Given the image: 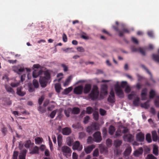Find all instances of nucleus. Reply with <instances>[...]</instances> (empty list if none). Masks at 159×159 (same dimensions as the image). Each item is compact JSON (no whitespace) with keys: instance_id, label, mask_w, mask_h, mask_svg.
<instances>
[{"instance_id":"nucleus-1","label":"nucleus","mask_w":159,"mask_h":159,"mask_svg":"<svg viewBox=\"0 0 159 159\" xmlns=\"http://www.w3.org/2000/svg\"><path fill=\"white\" fill-rule=\"evenodd\" d=\"M44 74L45 76L40 77L39 79L40 84L43 88H44L47 86L48 81L51 78L50 74L48 71H44Z\"/></svg>"},{"instance_id":"nucleus-2","label":"nucleus","mask_w":159,"mask_h":159,"mask_svg":"<svg viewBox=\"0 0 159 159\" xmlns=\"http://www.w3.org/2000/svg\"><path fill=\"white\" fill-rule=\"evenodd\" d=\"M99 93L98 86L97 85H94L90 93L89 94V97L92 100L94 101L98 98Z\"/></svg>"},{"instance_id":"nucleus-3","label":"nucleus","mask_w":159,"mask_h":159,"mask_svg":"<svg viewBox=\"0 0 159 159\" xmlns=\"http://www.w3.org/2000/svg\"><path fill=\"white\" fill-rule=\"evenodd\" d=\"M61 150L63 155L66 158H68L71 156L72 151L69 147L66 146H63L61 148Z\"/></svg>"},{"instance_id":"nucleus-4","label":"nucleus","mask_w":159,"mask_h":159,"mask_svg":"<svg viewBox=\"0 0 159 159\" xmlns=\"http://www.w3.org/2000/svg\"><path fill=\"white\" fill-rule=\"evenodd\" d=\"M99 129V126L95 123L92 124L90 126L88 127L87 128L86 131L90 134H92L94 131L98 130Z\"/></svg>"},{"instance_id":"nucleus-5","label":"nucleus","mask_w":159,"mask_h":159,"mask_svg":"<svg viewBox=\"0 0 159 159\" xmlns=\"http://www.w3.org/2000/svg\"><path fill=\"white\" fill-rule=\"evenodd\" d=\"M115 90L116 95L119 98H123L124 97V93L118 84L115 86Z\"/></svg>"},{"instance_id":"nucleus-6","label":"nucleus","mask_w":159,"mask_h":159,"mask_svg":"<svg viewBox=\"0 0 159 159\" xmlns=\"http://www.w3.org/2000/svg\"><path fill=\"white\" fill-rule=\"evenodd\" d=\"M94 141L97 143H99L102 140L101 133L99 131L95 132L93 135Z\"/></svg>"},{"instance_id":"nucleus-7","label":"nucleus","mask_w":159,"mask_h":159,"mask_svg":"<svg viewBox=\"0 0 159 159\" xmlns=\"http://www.w3.org/2000/svg\"><path fill=\"white\" fill-rule=\"evenodd\" d=\"M83 148V146L81 144L79 141H75L73 144L72 149L74 150H77L78 151H81Z\"/></svg>"},{"instance_id":"nucleus-8","label":"nucleus","mask_w":159,"mask_h":159,"mask_svg":"<svg viewBox=\"0 0 159 159\" xmlns=\"http://www.w3.org/2000/svg\"><path fill=\"white\" fill-rule=\"evenodd\" d=\"M107 100L109 102L111 103H113L115 102V94L112 90L110 91Z\"/></svg>"},{"instance_id":"nucleus-9","label":"nucleus","mask_w":159,"mask_h":159,"mask_svg":"<svg viewBox=\"0 0 159 159\" xmlns=\"http://www.w3.org/2000/svg\"><path fill=\"white\" fill-rule=\"evenodd\" d=\"M83 87L82 85H80L75 87L74 89V93L77 95L81 94L83 92Z\"/></svg>"},{"instance_id":"nucleus-10","label":"nucleus","mask_w":159,"mask_h":159,"mask_svg":"<svg viewBox=\"0 0 159 159\" xmlns=\"http://www.w3.org/2000/svg\"><path fill=\"white\" fill-rule=\"evenodd\" d=\"M92 89V85L90 84H85L83 88V91L84 94H87L89 93Z\"/></svg>"},{"instance_id":"nucleus-11","label":"nucleus","mask_w":159,"mask_h":159,"mask_svg":"<svg viewBox=\"0 0 159 159\" xmlns=\"http://www.w3.org/2000/svg\"><path fill=\"white\" fill-rule=\"evenodd\" d=\"M123 138L125 141L128 142H131L134 139L133 136L130 134L124 135L123 136Z\"/></svg>"},{"instance_id":"nucleus-12","label":"nucleus","mask_w":159,"mask_h":159,"mask_svg":"<svg viewBox=\"0 0 159 159\" xmlns=\"http://www.w3.org/2000/svg\"><path fill=\"white\" fill-rule=\"evenodd\" d=\"M101 93L106 95L107 94V86L106 84H103L101 85Z\"/></svg>"},{"instance_id":"nucleus-13","label":"nucleus","mask_w":159,"mask_h":159,"mask_svg":"<svg viewBox=\"0 0 159 159\" xmlns=\"http://www.w3.org/2000/svg\"><path fill=\"white\" fill-rule=\"evenodd\" d=\"M137 140L139 142H143L144 139V134L140 132L138 133L136 136Z\"/></svg>"},{"instance_id":"nucleus-14","label":"nucleus","mask_w":159,"mask_h":159,"mask_svg":"<svg viewBox=\"0 0 159 159\" xmlns=\"http://www.w3.org/2000/svg\"><path fill=\"white\" fill-rule=\"evenodd\" d=\"M71 132V129L70 128L66 127L62 129V133L64 135H69Z\"/></svg>"},{"instance_id":"nucleus-15","label":"nucleus","mask_w":159,"mask_h":159,"mask_svg":"<svg viewBox=\"0 0 159 159\" xmlns=\"http://www.w3.org/2000/svg\"><path fill=\"white\" fill-rule=\"evenodd\" d=\"M27 151L26 149L22 150L19 156V159H25Z\"/></svg>"},{"instance_id":"nucleus-16","label":"nucleus","mask_w":159,"mask_h":159,"mask_svg":"<svg viewBox=\"0 0 159 159\" xmlns=\"http://www.w3.org/2000/svg\"><path fill=\"white\" fill-rule=\"evenodd\" d=\"M95 148V145H91L87 147L84 148V151L87 154L90 153L92 150Z\"/></svg>"},{"instance_id":"nucleus-17","label":"nucleus","mask_w":159,"mask_h":159,"mask_svg":"<svg viewBox=\"0 0 159 159\" xmlns=\"http://www.w3.org/2000/svg\"><path fill=\"white\" fill-rule=\"evenodd\" d=\"M22 88L21 87H20L17 88L16 93L18 95L22 97L25 95L26 93L24 91H21Z\"/></svg>"},{"instance_id":"nucleus-18","label":"nucleus","mask_w":159,"mask_h":159,"mask_svg":"<svg viewBox=\"0 0 159 159\" xmlns=\"http://www.w3.org/2000/svg\"><path fill=\"white\" fill-rule=\"evenodd\" d=\"M131 151V148L130 146L128 147L124 152V155L125 156H129L130 154Z\"/></svg>"},{"instance_id":"nucleus-19","label":"nucleus","mask_w":159,"mask_h":159,"mask_svg":"<svg viewBox=\"0 0 159 159\" xmlns=\"http://www.w3.org/2000/svg\"><path fill=\"white\" fill-rule=\"evenodd\" d=\"M72 76L71 75L69 76L65 80V82L64 83L63 86L64 87H66L68 86L71 80H72Z\"/></svg>"},{"instance_id":"nucleus-20","label":"nucleus","mask_w":159,"mask_h":159,"mask_svg":"<svg viewBox=\"0 0 159 159\" xmlns=\"http://www.w3.org/2000/svg\"><path fill=\"white\" fill-rule=\"evenodd\" d=\"M141 67H142V68L143 69H144L146 71V72L149 74L150 75V77H151V80L153 82H155V80L153 79L152 78V74L149 71V70L147 69V67H146V66L143 65H141Z\"/></svg>"},{"instance_id":"nucleus-21","label":"nucleus","mask_w":159,"mask_h":159,"mask_svg":"<svg viewBox=\"0 0 159 159\" xmlns=\"http://www.w3.org/2000/svg\"><path fill=\"white\" fill-rule=\"evenodd\" d=\"M112 27L114 30L118 33L120 37H122L123 36V32L119 30L118 26H115L114 25H113Z\"/></svg>"},{"instance_id":"nucleus-22","label":"nucleus","mask_w":159,"mask_h":159,"mask_svg":"<svg viewBox=\"0 0 159 159\" xmlns=\"http://www.w3.org/2000/svg\"><path fill=\"white\" fill-rule=\"evenodd\" d=\"M115 130V127L113 126L112 125L110 126L109 128V133L111 135H112L114 134Z\"/></svg>"},{"instance_id":"nucleus-23","label":"nucleus","mask_w":159,"mask_h":159,"mask_svg":"<svg viewBox=\"0 0 159 159\" xmlns=\"http://www.w3.org/2000/svg\"><path fill=\"white\" fill-rule=\"evenodd\" d=\"M67 144L68 145L71 146L74 144V140L73 139L70 138H68L66 139Z\"/></svg>"},{"instance_id":"nucleus-24","label":"nucleus","mask_w":159,"mask_h":159,"mask_svg":"<svg viewBox=\"0 0 159 159\" xmlns=\"http://www.w3.org/2000/svg\"><path fill=\"white\" fill-rule=\"evenodd\" d=\"M73 88L72 87H69L64 89L62 92V94L64 95H67L70 93L72 90Z\"/></svg>"},{"instance_id":"nucleus-25","label":"nucleus","mask_w":159,"mask_h":159,"mask_svg":"<svg viewBox=\"0 0 159 159\" xmlns=\"http://www.w3.org/2000/svg\"><path fill=\"white\" fill-rule=\"evenodd\" d=\"M143 152V149L141 147L139 148V150H136L134 152V155L135 156H138L142 153Z\"/></svg>"},{"instance_id":"nucleus-26","label":"nucleus","mask_w":159,"mask_h":159,"mask_svg":"<svg viewBox=\"0 0 159 159\" xmlns=\"http://www.w3.org/2000/svg\"><path fill=\"white\" fill-rule=\"evenodd\" d=\"M80 112V109L78 107H75L72 109L71 113L73 114H78Z\"/></svg>"},{"instance_id":"nucleus-27","label":"nucleus","mask_w":159,"mask_h":159,"mask_svg":"<svg viewBox=\"0 0 159 159\" xmlns=\"http://www.w3.org/2000/svg\"><path fill=\"white\" fill-rule=\"evenodd\" d=\"M153 140L154 141H157L158 139V136L156 131H153L152 132Z\"/></svg>"},{"instance_id":"nucleus-28","label":"nucleus","mask_w":159,"mask_h":159,"mask_svg":"<svg viewBox=\"0 0 159 159\" xmlns=\"http://www.w3.org/2000/svg\"><path fill=\"white\" fill-rule=\"evenodd\" d=\"M39 148L37 146H35L30 153L31 154H35L39 153Z\"/></svg>"},{"instance_id":"nucleus-29","label":"nucleus","mask_w":159,"mask_h":159,"mask_svg":"<svg viewBox=\"0 0 159 159\" xmlns=\"http://www.w3.org/2000/svg\"><path fill=\"white\" fill-rule=\"evenodd\" d=\"M152 58L155 61L159 63V54H153Z\"/></svg>"},{"instance_id":"nucleus-30","label":"nucleus","mask_w":159,"mask_h":159,"mask_svg":"<svg viewBox=\"0 0 159 159\" xmlns=\"http://www.w3.org/2000/svg\"><path fill=\"white\" fill-rule=\"evenodd\" d=\"M139 98L138 97H137L133 101V104L134 106H138L139 104Z\"/></svg>"},{"instance_id":"nucleus-31","label":"nucleus","mask_w":159,"mask_h":159,"mask_svg":"<svg viewBox=\"0 0 159 159\" xmlns=\"http://www.w3.org/2000/svg\"><path fill=\"white\" fill-rule=\"evenodd\" d=\"M55 87L56 92L58 93L60 92V90L61 89V85L58 84H56L55 85Z\"/></svg>"},{"instance_id":"nucleus-32","label":"nucleus","mask_w":159,"mask_h":159,"mask_svg":"<svg viewBox=\"0 0 159 159\" xmlns=\"http://www.w3.org/2000/svg\"><path fill=\"white\" fill-rule=\"evenodd\" d=\"M122 143V141L120 140L117 139L114 142V144L116 148L119 147Z\"/></svg>"},{"instance_id":"nucleus-33","label":"nucleus","mask_w":159,"mask_h":159,"mask_svg":"<svg viewBox=\"0 0 159 159\" xmlns=\"http://www.w3.org/2000/svg\"><path fill=\"white\" fill-rule=\"evenodd\" d=\"M72 109L71 108H69L66 110H65L64 112L65 115L67 117L70 116V112H71Z\"/></svg>"},{"instance_id":"nucleus-34","label":"nucleus","mask_w":159,"mask_h":159,"mask_svg":"<svg viewBox=\"0 0 159 159\" xmlns=\"http://www.w3.org/2000/svg\"><path fill=\"white\" fill-rule=\"evenodd\" d=\"M5 87V89L7 92L12 94H13L14 93V91L13 89L11 87L7 86H6Z\"/></svg>"},{"instance_id":"nucleus-35","label":"nucleus","mask_w":159,"mask_h":159,"mask_svg":"<svg viewBox=\"0 0 159 159\" xmlns=\"http://www.w3.org/2000/svg\"><path fill=\"white\" fill-rule=\"evenodd\" d=\"M146 139L148 143H150L152 142L151 136L150 134L148 133L146 134Z\"/></svg>"},{"instance_id":"nucleus-36","label":"nucleus","mask_w":159,"mask_h":159,"mask_svg":"<svg viewBox=\"0 0 159 159\" xmlns=\"http://www.w3.org/2000/svg\"><path fill=\"white\" fill-rule=\"evenodd\" d=\"M93 116L94 119L96 120H97L99 118L98 112L97 111H94L93 113Z\"/></svg>"},{"instance_id":"nucleus-37","label":"nucleus","mask_w":159,"mask_h":159,"mask_svg":"<svg viewBox=\"0 0 159 159\" xmlns=\"http://www.w3.org/2000/svg\"><path fill=\"white\" fill-rule=\"evenodd\" d=\"M31 142L30 140H27L25 141V144H24L25 147L27 148H29L31 145Z\"/></svg>"},{"instance_id":"nucleus-38","label":"nucleus","mask_w":159,"mask_h":159,"mask_svg":"<svg viewBox=\"0 0 159 159\" xmlns=\"http://www.w3.org/2000/svg\"><path fill=\"white\" fill-rule=\"evenodd\" d=\"M35 140L36 144H39L42 142L43 139L42 138L37 137L35 138Z\"/></svg>"},{"instance_id":"nucleus-39","label":"nucleus","mask_w":159,"mask_h":159,"mask_svg":"<svg viewBox=\"0 0 159 159\" xmlns=\"http://www.w3.org/2000/svg\"><path fill=\"white\" fill-rule=\"evenodd\" d=\"M138 52H139L143 56H145L146 54L145 50L141 47L138 48Z\"/></svg>"},{"instance_id":"nucleus-40","label":"nucleus","mask_w":159,"mask_h":159,"mask_svg":"<svg viewBox=\"0 0 159 159\" xmlns=\"http://www.w3.org/2000/svg\"><path fill=\"white\" fill-rule=\"evenodd\" d=\"M19 152L17 151H14L12 157V159H17Z\"/></svg>"},{"instance_id":"nucleus-41","label":"nucleus","mask_w":159,"mask_h":159,"mask_svg":"<svg viewBox=\"0 0 159 159\" xmlns=\"http://www.w3.org/2000/svg\"><path fill=\"white\" fill-rule=\"evenodd\" d=\"M158 148L156 146H154L153 148V153L156 156H157L158 154Z\"/></svg>"},{"instance_id":"nucleus-42","label":"nucleus","mask_w":159,"mask_h":159,"mask_svg":"<svg viewBox=\"0 0 159 159\" xmlns=\"http://www.w3.org/2000/svg\"><path fill=\"white\" fill-rule=\"evenodd\" d=\"M155 95V91L153 90H151L149 93V98H154Z\"/></svg>"},{"instance_id":"nucleus-43","label":"nucleus","mask_w":159,"mask_h":159,"mask_svg":"<svg viewBox=\"0 0 159 159\" xmlns=\"http://www.w3.org/2000/svg\"><path fill=\"white\" fill-rule=\"evenodd\" d=\"M99 154V150L98 148L96 149L93 152V155L94 157H97Z\"/></svg>"},{"instance_id":"nucleus-44","label":"nucleus","mask_w":159,"mask_h":159,"mask_svg":"<svg viewBox=\"0 0 159 159\" xmlns=\"http://www.w3.org/2000/svg\"><path fill=\"white\" fill-rule=\"evenodd\" d=\"M38 110L41 113H43L46 112V108L40 106L38 107Z\"/></svg>"},{"instance_id":"nucleus-45","label":"nucleus","mask_w":159,"mask_h":159,"mask_svg":"<svg viewBox=\"0 0 159 159\" xmlns=\"http://www.w3.org/2000/svg\"><path fill=\"white\" fill-rule=\"evenodd\" d=\"M33 84L36 88H37L39 87V84L38 81L36 79H34L33 80Z\"/></svg>"},{"instance_id":"nucleus-46","label":"nucleus","mask_w":159,"mask_h":159,"mask_svg":"<svg viewBox=\"0 0 159 159\" xmlns=\"http://www.w3.org/2000/svg\"><path fill=\"white\" fill-rule=\"evenodd\" d=\"M57 110L56 109L52 111L50 115V117L52 119L55 116L57 111Z\"/></svg>"},{"instance_id":"nucleus-47","label":"nucleus","mask_w":159,"mask_h":159,"mask_svg":"<svg viewBox=\"0 0 159 159\" xmlns=\"http://www.w3.org/2000/svg\"><path fill=\"white\" fill-rule=\"evenodd\" d=\"M93 111V109L91 107H88L86 108V113L88 114H91Z\"/></svg>"},{"instance_id":"nucleus-48","label":"nucleus","mask_w":159,"mask_h":159,"mask_svg":"<svg viewBox=\"0 0 159 159\" xmlns=\"http://www.w3.org/2000/svg\"><path fill=\"white\" fill-rule=\"evenodd\" d=\"M34 78H36L39 76L38 70H34L32 74Z\"/></svg>"},{"instance_id":"nucleus-49","label":"nucleus","mask_w":159,"mask_h":159,"mask_svg":"<svg viewBox=\"0 0 159 159\" xmlns=\"http://www.w3.org/2000/svg\"><path fill=\"white\" fill-rule=\"evenodd\" d=\"M154 103L155 106L157 107H159V96H157L156 97Z\"/></svg>"},{"instance_id":"nucleus-50","label":"nucleus","mask_w":159,"mask_h":159,"mask_svg":"<svg viewBox=\"0 0 159 159\" xmlns=\"http://www.w3.org/2000/svg\"><path fill=\"white\" fill-rule=\"evenodd\" d=\"M20 84V82H12L11 83V85L12 87H16L19 86Z\"/></svg>"},{"instance_id":"nucleus-51","label":"nucleus","mask_w":159,"mask_h":159,"mask_svg":"<svg viewBox=\"0 0 159 159\" xmlns=\"http://www.w3.org/2000/svg\"><path fill=\"white\" fill-rule=\"evenodd\" d=\"M61 66L63 67V70L64 72H67L68 70V67L67 66H66L64 64H61Z\"/></svg>"},{"instance_id":"nucleus-52","label":"nucleus","mask_w":159,"mask_h":159,"mask_svg":"<svg viewBox=\"0 0 159 159\" xmlns=\"http://www.w3.org/2000/svg\"><path fill=\"white\" fill-rule=\"evenodd\" d=\"M86 136V134L84 132H80L79 133V138L80 139H82L85 137Z\"/></svg>"},{"instance_id":"nucleus-53","label":"nucleus","mask_w":159,"mask_h":159,"mask_svg":"<svg viewBox=\"0 0 159 159\" xmlns=\"http://www.w3.org/2000/svg\"><path fill=\"white\" fill-rule=\"evenodd\" d=\"M146 159H157V158L153 155L151 154L148 155Z\"/></svg>"},{"instance_id":"nucleus-54","label":"nucleus","mask_w":159,"mask_h":159,"mask_svg":"<svg viewBox=\"0 0 159 159\" xmlns=\"http://www.w3.org/2000/svg\"><path fill=\"white\" fill-rule=\"evenodd\" d=\"M106 143L107 146H110L112 144V141L111 139H107L106 140Z\"/></svg>"},{"instance_id":"nucleus-55","label":"nucleus","mask_w":159,"mask_h":159,"mask_svg":"<svg viewBox=\"0 0 159 159\" xmlns=\"http://www.w3.org/2000/svg\"><path fill=\"white\" fill-rule=\"evenodd\" d=\"M102 134L103 137L106 136L107 134V129L106 128H103L102 130Z\"/></svg>"},{"instance_id":"nucleus-56","label":"nucleus","mask_w":159,"mask_h":159,"mask_svg":"<svg viewBox=\"0 0 159 159\" xmlns=\"http://www.w3.org/2000/svg\"><path fill=\"white\" fill-rule=\"evenodd\" d=\"M90 119V117L88 116H86V117H85L84 118V124H86L87 123L89 120Z\"/></svg>"},{"instance_id":"nucleus-57","label":"nucleus","mask_w":159,"mask_h":159,"mask_svg":"<svg viewBox=\"0 0 159 159\" xmlns=\"http://www.w3.org/2000/svg\"><path fill=\"white\" fill-rule=\"evenodd\" d=\"M93 139L91 136H89L87 139V142L88 143H91L93 142Z\"/></svg>"},{"instance_id":"nucleus-58","label":"nucleus","mask_w":159,"mask_h":159,"mask_svg":"<svg viewBox=\"0 0 159 159\" xmlns=\"http://www.w3.org/2000/svg\"><path fill=\"white\" fill-rule=\"evenodd\" d=\"M122 32H123V34L124 33H130V30L127 28H123Z\"/></svg>"},{"instance_id":"nucleus-59","label":"nucleus","mask_w":159,"mask_h":159,"mask_svg":"<svg viewBox=\"0 0 159 159\" xmlns=\"http://www.w3.org/2000/svg\"><path fill=\"white\" fill-rule=\"evenodd\" d=\"M99 111L101 115L104 116L106 115V111L105 110L102 109H100Z\"/></svg>"},{"instance_id":"nucleus-60","label":"nucleus","mask_w":159,"mask_h":159,"mask_svg":"<svg viewBox=\"0 0 159 159\" xmlns=\"http://www.w3.org/2000/svg\"><path fill=\"white\" fill-rule=\"evenodd\" d=\"M77 50L79 52H84L85 51L84 49L82 47H77Z\"/></svg>"},{"instance_id":"nucleus-61","label":"nucleus","mask_w":159,"mask_h":159,"mask_svg":"<svg viewBox=\"0 0 159 159\" xmlns=\"http://www.w3.org/2000/svg\"><path fill=\"white\" fill-rule=\"evenodd\" d=\"M44 99V98L43 96H41L40 98H39L38 100V103L40 105L42 104L43 102Z\"/></svg>"},{"instance_id":"nucleus-62","label":"nucleus","mask_w":159,"mask_h":159,"mask_svg":"<svg viewBox=\"0 0 159 159\" xmlns=\"http://www.w3.org/2000/svg\"><path fill=\"white\" fill-rule=\"evenodd\" d=\"M1 131L4 135H5L7 131V128L5 127H3L2 128Z\"/></svg>"},{"instance_id":"nucleus-63","label":"nucleus","mask_w":159,"mask_h":159,"mask_svg":"<svg viewBox=\"0 0 159 159\" xmlns=\"http://www.w3.org/2000/svg\"><path fill=\"white\" fill-rule=\"evenodd\" d=\"M49 103V100L48 99H46L44 102L43 106L44 107H46Z\"/></svg>"},{"instance_id":"nucleus-64","label":"nucleus","mask_w":159,"mask_h":159,"mask_svg":"<svg viewBox=\"0 0 159 159\" xmlns=\"http://www.w3.org/2000/svg\"><path fill=\"white\" fill-rule=\"evenodd\" d=\"M148 34L151 38H153L154 37L153 33L152 31H149L147 32Z\"/></svg>"}]
</instances>
